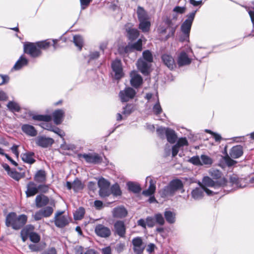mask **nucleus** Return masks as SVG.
I'll list each match as a JSON object with an SVG mask.
<instances>
[{
	"label": "nucleus",
	"mask_w": 254,
	"mask_h": 254,
	"mask_svg": "<svg viewBox=\"0 0 254 254\" xmlns=\"http://www.w3.org/2000/svg\"><path fill=\"white\" fill-rule=\"evenodd\" d=\"M27 220V217L25 214L17 215L15 212H10L6 217L5 225L14 230H19L26 224Z\"/></svg>",
	"instance_id": "nucleus-1"
},
{
	"label": "nucleus",
	"mask_w": 254,
	"mask_h": 254,
	"mask_svg": "<svg viewBox=\"0 0 254 254\" xmlns=\"http://www.w3.org/2000/svg\"><path fill=\"white\" fill-rule=\"evenodd\" d=\"M183 188V184L180 180L175 179L171 181L168 185L165 186L159 191V194L162 197L168 198L173 196L179 190Z\"/></svg>",
	"instance_id": "nucleus-2"
},
{
	"label": "nucleus",
	"mask_w": 254,
	"mask_h": 254,
	"mask_svg": "<svg viewBox=\"0 0 254 254\" xmlns=\"http://www.w3.org/2000/svg\"><path fill=\"white\" fill-rule=\"evenodd\" d=\"M196 10L193 11L187 15V19L182 23L181 26V30L184 34V38L182 41L188 40L191 29V25L195 17Z\"/></svg>",
	"instance_id": "nucleus-3"
},
{
	"label": "nucleus",
	"mask_w": 254,
	"mask_h": 254,
	"mask_svg": "<svg viewBox=\"0 0 254 254\" xmlns=\"http://www.w3.org/2000/svg\"><path fill=\"white\" fill-rule=\"evenodd\" d=\"M227 182V180L225 178H223L220 181H214L210 177L205 176L203 177L200 186L204 189L207 188V187L215 189L223 187L226 185Z\"/></svg>",
	"instance_id": "nucleus-4"
},
{
	"label": "nucleus",
	"mask_w": 254,
	"mask_h": 254,
	"mask_svg": "<svg viewBox=\"0 0 254 254\" xmlns=\"http://www.w3.org/2000/svg\"><path fill=\"white\" fill-rule=\"evenodd\" d=\"M175 30V28L171 26V21H167L164 24L160 25L157 29L159 34L166 35L165 40H167L171 36H173Z\"/></svg>",
	"instance_id": "nucleus-5"
},
{
	"label": "nucleus",
	"mask_w": 254,
	"mask_h": 254,
	"mask_svg": "<svg viewBox=\"0 0 254 254\" xmlns=\"http://www.w3.org/2000/svg\"><path fill=\"white\" fill-rule=\"evenodd\" d=\"M24 51L31 57L36 58L41 55V52L36 44L27 43L24 45Z\"/></svg>",
	"instance_id": "nucleus-6"
},
{
	"label": "nucleus",
	"mask_w": 254,
	"mask_h": 254,
	"mask_svg": "<svg viewBox=\"0 0 254 254\" xmlns=\"http://www.w3.org/2000/svg\"><path fill=\"white\" fill-rule=\"evenodd\" d=\"M204 191H205L207 195H213L217 192H214L207 188L204 189L201 187L200 188H196L193 189L191 192V196L194 200H199L204 196Z\"/></svg>",
	"instance_id": "nucleus-7"
},
{
	"label": "nucleus",
	"mask_w": 254,
	"mask_h": 254,
	"mask_svg": "<svg viewBox=\"0 0 254 254\" xmlns=\"http://www.w3.org/2000/svg\"><path fill=\"white\" fill-rule=\"evenodd\" d=\"M64 211L57 212L54 217L55 225L59 228H63L66 226L69 222L68 216L63 215Z\"/></svg>",
	"instance_id": "nucleus-8"
},
{
	"label": "nucleus",
	"mask_w": 254,
	"mask_h": 254,
	"mask_svg": "<svg viewBox=\"0 0 254 254\" xmlns=\"http://www.w3.org/2000/svg\"><path fill=\"white\" fill-rule=\"evenodd\" d=\"M136 94V91L131 87H127L119 93V97L123 102H127L133 99Z\"/></svg>",
	"instance_id": "nucleus-9"
},
{
	"label": "nucleus",
	"mask_w": 254,
	"mask_h": 254,
	"mask_svg": "<svg viewBox=\"0 0 254 254\" xmlns=\"http://www.w3.org/2000/svg\"><path fill=\"white\" fill-rule=\"evenodd\" d=\"M151 63L148 62L143 59H139L137 62L136 65L139 71L144 75H148L150 72Z\"/></svg>",
	"instance_id": "nucleus-10"
},
{
	"label": "nucleus",
	"mask_w": 254,
	"mask_h": 254,
	"mask_svg": "<svg viewBox=\"0 0 254 254\" xmlns=\"http://www.w3.org/2000/svg\"><path fill=\"white\" fill-rule=\"evenodd\" d=\"M112 68L115 72V78L116 79H120L123 75V68L121 60L116 59L112 64Z\"/></svg>",
	"instance_id": "nucleus-11"
},
{
	"label": "nucleus",
	"mask_w": 254,
	"mask_h": 254,
	"mask_svg": "<svg viewBox=\"0 0 254 254\" xmlns=\"http://www.w3.org/2000/svg\"><path fill=\"white\" fill-rule=\"evenodd\" d=\"M132 244L133 252L135 254H141L143 253L145 246L143 245L141 238L137 237L133 238Z\"/></svg>",
	"instance_id": "nucleus-12"
},
{
	"label": "nucleus",
	"mask_w": 254,
	"mask_h": 254,
	"mask_svg": "<svg viewBox=\"0 0 254 254\" xmlns=\"http://www.w3.org/2000/svg\"><path fill=\"white\" fill-rule=\"evenodd\" d=\"M36 144L43 148L51 146L54 142V140L50 137L44 136H38L35 140Z\"/></svg>",
	"instance_id": "nucleus-13"
},
{
	"label": "nucleus",
	"mask_w": 254,
	"mask_h": 254,
	"mask_svg": "<svg viewBox=\"0 0 254 254\" xmlns=\"http://www.w3.org/2000/svg\"><path fill=\"white\" fill-rule=\"evenodd\" d=\"M95 232L98 236L102 238H107L111 235L110 229L102 224L97 225L95 228Z\"/></svg>",
	"instance_id": "nucleus-14"
},
{
	"label": "nucleus",
	"mask_w": 254,
	"mask_h": 254,
	"mask_svg": "<svg viewBox=\"0 0 254 254\" xmlns=\"http://www.w3.org/2000/svg\"><path fill=\"white\" fill-rule=\"evenodd\" d=\"M38 192V185L34 182L31 181L27 184L26 190L25 191L26 197L33 196Z\"/></svg>",
	"instance_id": "nucleus-15"
},
{
	"label": "nucleus",
	"mask_w": 254,
	"mask_h": 254,
	"mask_svg": "<svg viewBox=\"0 0 254 254\" xmlns=\"http://www.w3.org/2000/svg\"><path fill=\"white\" fill-rule=\"evenodd\" d=\"M115 232L120 237H125L126 228L125 223L122 221H117L114 224Z\"/></svg>",
	"instance_id": "nucleus-16"
},
{
	"label": "nucleus",
	"mask_w": 254,
	"mask_h": 254,
	"mask_svg": "<svg viewBox=\"0 0 254 254\" xmlns=\"http://www.w3.org/2000/svg\"><path fill=\"white\" fill-rule=\"evenodd\" d=\"M21 130L26 135L31 136L35 137L37 134V130L35 127L29 124H23L21 126Z\"/></svg>",
	"instance_id": "nucleus-17"
},
{
	"label": "nucleus",
	"mask_w": 254,
	"mask_h": 254,
	"mask_svg": "<svg viewBox=\"0 0 254 254\" xmlns=\"http://www.w3.org/2000/svg\"><path fill=\"white\" fill-rule=\"evenodd\" d=\"M130 75L131 85L135 88L138 87L142 83L141 76L135 71H131Z\"/></svg>",
	"instance_id": "nucleus-18"
},
{
	"label": "nucleus",
	"mask_w": 254,
	"mask_h": 254,
	"mask_svg": "<svg viewBox=\"0 0 254 254\" xmlns=\"http://www.w3.org/2000/svg\"><path fill=\"white\" fill-rule=\"evenodd\" d=\"M127 214V211L123 206H119L114 208L112 210L113 217L122 218L125 217Z\"/></svg>",
	"instance_id": "nucleus-19"
},
{
	"label": "nucleus",
	"mask_w": 254,
	"mask_h": 254,
	"mask_svg": "<svg viewBox=\"0 0 254 254\" xmlns=\"http://www.w3.org/2000/svg\"><path fill=\"white\" fill-rule=\"evenodd\" d=\"M80 156L83 157L87 163L97 164L101 162V158L96 154H84L80 155Z\"/></svg>",
	"instance_id": "nucleus-20"
},
{
	"label": "nucleus",
	"mask_w": 254,
	"mask_h": 254,
	"mask_svg": "<svg viewBox=\"0 0 254 254\" xmlns=\"http://www.w3.org/2000/svg\"><path fill=\"white\" fill-rule=\"evenodd\" d=\"M161 59L163 63L170 69H173L176 67L174 59L171 55L163 54Z\"/></svg>",
	"instance_id": "nucleus-21"
},
{
	"label": "nucleus",
	"mask_w": 254,
	"mask_h": 254,
	"mask_svg": "<svg viewBox=\"0 0 254 254\" xmlns=\"http://www.w3.org/2000/svg\"><path fill=\"white\" fill-rule=\"evenodd\" d=\"M66 187L68 190L72 189L75 192H77L83 188V185L78 179H75L72 183L67 182Z\"/></svg>",
	"instance_id": "nucleus-22"
},
{
	"label": "nucleus",
	"mask_w": 254,
	"mask_h": 254,
	"mask_svg": "<svg viewBox=\"0 0 254 254\" xmlns=\"http://www.w3.org/2000/svg\"><path fill=\"white\" fill-rule=\"evenodd\" d=\"M49 202V198L44 195H38L35 198V204L38 208H41L46 206Z\"/></svg>",
	"instance_id": "nucleus-23"
},
{
	"label": "nucleus",
	"mask_w": 254,
	"mask_h": 254,
	"mask_svg": "<svg viewBox=\"0 0 254 254\" xmlns=\"http://www.w3.org/2000/svg\"><path fill=\"white\" fill-rule=\"evenodd\" d=\"M191 60L185 52H182L180 54L178 58V64L180 66L189 64Z\"/></svg>",
	"instance_id": "nucleus-24"
},
{
	"label": "nucleus",
	"mask_w": 254,
	"mask_h": 254,
	"mask_svg": "<svg viewBox=\"0 0 254 254\" xmlns=\"http://www.w3.org/2000/svg\"><path fill=\"white\" fill-rule=\"evenodd\" d=\"M64 112L62 110H56L53 113V117L54 123L56 125H60L63 122Z\"/></svg>",
	"instance_id": "nucleus-25"
},
{
	"label": "nucleus",
	"mask_w": 254,
	"mask_h": 254,
	"mask_svg": "<svg viewBox=\"0 0 254 254\" xmlns=\"http://www.w3.org/2000/svg\"><path fill=\"white\" fill-rule=\"evenodd\" d=\"M243 153L242 147L240 145L233 147L230 151V155L233 158H239L243 155Z\"/></svg>",
	"instance_id": "nucleus-26"
},
{
	"label": "nucleus",
	"mask_w": 254,
	"mask_h": 254,
	"mask_svg": "<svg viewBox=\"0 0 254 254\" xmlns=\"http://www.w3.org/2000/svg\"><path fill=\"white\" fill-rule=\"evenodd\" d=\"M130 24H127L126 25V31L127 33L128 37L130 39H135L139 36V31L137 29L132 28L130 27Z\"/></svg>",
	"instance_id": "nucleus-27"
},
{
	"label": "nucleus",
	"mask_w": 254,
	"mask_h": 254,
	"mask_svg": "<svg viewBox=\"0 0 254 254\" xmlns=\"http://www.w3.org/2000/svg\"><path fill=\"white\" fill-rule=\"evenodd\" d=\"M34 156V153L33 152H27L21 154V158L24 162L32 164L35 162Z\"/></svg>",
	"instance_id": "nucleus-28"
},
{
	"label": "nucleus",
	"mask_w": 254,
	"mask_h": 254,
	"mask_svg": "<svg viewBox=\"0 0 254 254\" xmlns=\"http://www.w3.org/2000/svg\"><path fill=\"white\" fill-rule=\"evenodd\" d=\"M34 179L35 182L39 183H44L46 180V172L43 170L38 171L35 174Z\"/></svg>",
	"instance_id": "nucleus-29"
},
{
	"label": "nucleus",
	"mask_w": 254,
	"mask_h": 254,
	"mask_svg": "<svg viewBox=\"0 0 254 254\" xmlns=\"http://www.w3.org/2000/svg\"><path fill=\"white\" fill-rule=\"evenodd\" d=\"M136 12L139 21L148 19L147 13L143 7L138 6Z\"/></svg>",
	"instance_id": "nucleus-30"
},
{
	"label": "nucleus",
	"mask_w": 254,
	"mask_h": 254,
	"mask_svg": "<svg viewBox=\"0 0 254 254\" xmlns=\"http://www.w3.org/2000/svg\"><path fill=\"white\" fill-rule=\"evenodd\" d=\"M150 185L148 189L146 190H143L142 194L145 196H150L153 194L156 190L155 182L152 180H150L149 181Z\"/></svg>",
	"instance_id": "nucleus-31"
},
{
	"label": "nucleus",
	"mask_w": 254,
	"mask_h": 254,
	"mask_svg": "<svg viewBox=\"0 0 254 254\" xmlns=\"http://www.w3.org/2000/svg\"><path fill=\"white\" fill-rule=\"evenodd\" d=\"M209 174L214 180L220 181L224 177H222V173L219 170L215 169H211L209 171Z\"/></svg>",
	"instance_id": "nucleus-32"
},
{
	"label": "nucleus",
	"mask_w": 254,
	"mask_h": 254,
	"mask_svg": "<svg viewBox=\"0 0 254 254\" xmlns=\"http://www.w3.org/2000/svg\"><path fill=\"white\" fill-rule=\"evenodd\" d=\"M166 136L168 141L171 143H175L177 139V135L175 131L170 128L167 129Z\"/></svg>",
	"instance_id": "nucleus-33"
},
{
	"label": "nucleus",
	"mask_w": 254,
	"mask_h": 254,
	"mask_svg": "<svg viewBox=\"0 0 254 254\" xmlns=\"http://www.w3.org/2000/svg\"><path fill=\"white\" fill-rule=\"evenodd\" d=\"M29 228V237L30 241L33 243H37L40 240V236L36 233L31 232L30 231L32 230L33 227L31 226H28Z\"/></svg>",
	"instance_id": "nucleus-34"
},
{
	"label": "nucleus",
	"mask_w": 254,
	"mask_h": 254,
	"mask_svg": "<svg viewBox=\"0 0 254 254\" xmlns=\"http://www.w3.org/2000/svg\"><path fill=\"white\" fill-rule=\"evenodd\" d=\"M150 22L148 19L139 21V28L143 32L149 31L150 27Z\"/></svg>",
	"instance_id": "nucleus-35"
},
{
	"label": "nucleus",
	"mask_w": 254,
	"mask_h": 254,
	"mask_svg": "<svg viewBox=\"0 0 254 254\" xmlns=\"http://www.w3.org/2000/svg\"><path fill=\"white\" fill-rule=\"evenodd\" d=\"M27 64L28 60L21 56L14 64L13 68L16 70L20 69L23 66L27 65Z\"/></svg>",
	"instance_id": "nucleus-36"
},
{
	"label": "nucleus",
	"mask_w": 254,
	"mask_h": 254,
	"mask_svg": "<svg viewBox=\"0 0 254 254\" xmlns=\"http://www.w3.org/2000/svg\"><path fill=\"white\" fill-rule=\"evenodd\" d=\"M127 186L128 190L134 193H138L141 191V188L137 184L130 182L127 183Z\"/></svg>",
	"instance_id": "nucleus-37"
},
{
	"label": "nucleus",
	"mask_w": 254,
	"mask_h": 254,
	"mask_svg": "<svg viewBox=\"0 0 254 254\" xmlns=\"http://www.w3.org/2000/svg\"><path fill=\"white\" fill-rule=\"evenodd\" d=\"M175 213L171 211H165L164 216L166 221L171 224L175 222Z\"/></svg>",
	"instance_id": "nucleus-38"
},
{
	"label": "nucleus",
	"mask_w": 254,
	"mask_h": 254,
	"mask_svg": "<svg viewBox=\"0 0 254 254\" xmlns=\"http://www.w3.org/2000/svg\"><path fill=\"white\" fill-rule=\"evenodd\" d=\"M154 101H156V104L153 107V112L155 115H159L162 112V108L160 105L159 98L158 95H156V98Z\"/></svg>",
	"instance_id": "nucleus-39"
},
{
	"label": "nucleus",
	"mask_w": 254,
	"mask_h": 254,
	"mask_svg": "<svg viewBox=\"0 0 254 254\" xmlns=\"http://www.w3.org/2000/svg\"><path fill=\"white\" fill-rule=\"evenodd\" d=\"M140 59H143L147 62L152 63L153 61V57L151 52L149 50H145L142 53V56L140 58Z\"/></svg>",
	"instance_id": "nucleus-40"
},
{
	"label": "nucleus",
	"mask_w": 254,
	"mask_h": 254,
	"mask_svg": "<svg viewBox=\"0 0 254 254\" xmlns=\"http://www.w3.org/2000/svg\"><path fill=\"white\" fill-rule=\"evenodd\" d=\"M85 214V209L83 207H79L74 213V218L76 220L82 219Z\"/></svg>",
	"instance_id": "nucleus-41"
},
{
	"label": "nucleus",
	"mask_w": 254,
	"mask_h": 254,
	"mask_svg": "<svg viewBox=\"0 0 254 254\" xmlns=\"http://www.w3.org/2000/svg\"><path fill=\"white\" fill-rule=\"evenodd\" d=\"M201 164L202 165H211L212 164V160L209 156L205 155H201L200 156Z\"/></svg>",
	"instance_id": "nucleus-42"
},
{
	"label": "nucleus",
	"mask_w": 254,
	"mask_h": 254,
	"mask_svg": "<svg viewBox=\"0 0 254 254\" xmlns=\"http://www.w3.org/2000/svg\"><path fill=\"white\" fill-rule=\"evenodd\" d=\"M73 42L75 45L78 48L79 50H81L83 43L82 38L80 36L75 35L73 37Z\"/></svg>",
	"instance_id": "nucleus-43"
},
{
	"label": "nucleus",
	"mask_w": 254,
	"mask_h": 254,
	"mask_svg": "<svg viewBox=\"0 0 254 254\" xmlns=\"http://www.w3.org/2000/svg\"><path fill=\"white\" fill-rule=\"evenodd\" d=\"M33 119L39 121L49 122L51 120V117L49 115H34L32 117Z\"/></svg>",
	"instance_id": "nucleus-44"
},
{
	"label": "nucleus",
	"mask_w": 254,
	"mask_h": 254,
	"mask_svg": "<svg viewBox=\"0 0 254 254\" xmlns=\"http://www.w3.org/2000/svg\"><path fill=\"white\" fill-rule=\"evenodd\" d=\"M7 106L12 112H19L20 110V107L19 105L14 102L10 101L8 102Z\"/></svg>",
	"instance_id": "nucleus-45"
},
{
	"label": "nucleus",
	"mask_w": 254,
	"mask_h": 254,
	"mask_svg": "<svg viewBox=\"0 0 254 254\" xmlns=\"http://www.w3.org/2000/svg\"><path fill=\"white\" fill-rule=\"evenodd\" d=\"M44 217L50 216L53 212V208L51 206H47L44 209H41Z\"/></svg>",
	"instance_id": "nucleus-46"
},
{
	"label": "nucleus",
	"mask_w": 254,
	"mask_h": 254,
	"mask_svg": "<svg viewBox=\"0 0 254 254\" xmlns=\"http://www.w3.org/2000/svg\"><path fill=\"white\" fill-rule=\"evenodd\" d=\"M111 193L110 187L100 189L99 194L101 197L109 196Z\"/></svg>",
	"instance_id": "nucleus-47"
},
{
	"label": "nucleus",
	"mask_w": 254,
	"mask_h": 254,
	"mask_svg": "<svg viewBox=\"0 0 254 254\" xmlns=\"http://www.w3.org/2000/svg\"><path fill=\"white\" fill-rule=\"evenodd\" d=\"M8 175L16 181H19L22 177L20 173L15 170L8 172Z\"/></svg>",
	"instance_id": "nucleus-48"
},
{
	"label": "nucleus",
	"mask_w": 254,
	"mask_h": 254,
	"mask_svg": "<svg viewBox=\"0 0 254 254\" xmlns=\"http://www.w3.org/2000/svg\"><path fill=\"white\" fill-rule=\"evenodd\" d=\"M38 47L40 50L41 49H46L49 47L51 45V42L49 40L39 42L37 43Z\"/></svg>",
	"instance_id": "nucleus-49"
},
{
	"label": "nucleus",
	"mask_w": 254,
	"mask_h": 254,
	"mask_svg": "<svg viewBox=\"0 0 254 254\" xmlns=\"http://www.w3.org/2000/svg\"><path fill=\"white\" fill-rule=\"evenodd\" d=\"M168 128H165L163 127H160L157 128L156 131L157 135L161 138H164L165 135L167 134V130Z\"/></svg>",
	"instance_id": "nucleus-50"
},
{
	"label": "nucleus",
	"mask_w": 254,
	"mask_h": 254,
	"mask_svg": "<svg viewBox=\"0 0 254 254\" xmlns=\"http://www.w3.org/2000/svg\"><path fill=\"white\" fill-rule=\"evenodd\" d=\"M154 219L155 222L160 225H163L165 223L163 215L160 213L155 214Z\"/></svg>",
	"instance_id": "nucleus-51"
},
{
	"label": "nucleus",
	"mask_w": 254,
	"mask_h": 254,
	"mask_svg": "<svg viewBox=\"0 0 254 254\" xmlns=\"http://www.w3.org/2000/svg\"><path fill=\"white\" fill-rule=\"evenodd\" d=\"M20 234L22 240L23 242H25L27 240L28 236H29L28 226H26L21 231Z\"/></svg>",
	"instance_id": "nucleus-52"
},
{
	"label": "nucleus",
	"mask_w": 254,
	"mask_h": 254,
	"mask_svg": "<svg viewBox=\"0 0 254 254\" xmlns=\"http://www.w3.org/2000/svg\"><path fill=\"white\" fill-rule=\"evenodd\" d=\"M98 184L100 189L108 187L110 186V183L104 178H101L99 179Z\"/></svg>",
	"instance_id": "nucleus-53"
},
{
	"label": "nucleus",
	"mask_w": 254,
	"mask_h": 254,
	"mask_svg": "<svg viewBox=\"0 0 254 254\" xmlns=\"http://www.w3.org/2000/svg\"><path fill=\"white\" fill-rule=\"evenodd\" d=\"M131 48L138 51H141L142 50V40L139 39L136 42L131 45Z\"/></svg>",
	"instance_id": "nucleus-54"
},
{
	"label": "nucleus",
	"mask_w": 254,
	"mask_h": 254,
	"mask_svg": "<svg viewBox=\"0 0 254 254\" xmlns=\"http://www.w3.org/2000/svg\"><path fill=\"white\" fill-rule=\"evenodd\" d=\"M189 161L194 165L200 166L201 160L198 156H193L190 158Z\"/></svg>",
	"instance_id": "nucleus-55"
},
{
	"label": "nucleus",
	"mask_w": 254,
	"mask_h": 254,
	"mask_svg": "<svg viewBox=\"0 0 254 254\" xmlns=\"http://www.w3.org/2000/svg\"><path fill=\"white\" fill-rule=\"evenodd\" d=\"M111 190L115 195H120L121 194V191L118 185H113L111 189Z\"/></svg>",
	"instance_id": "nucleus-56"
},
{
	"label": "nucleus",
	"mask_w": 254,
	"mask_h": 254,
	"mask_svg": "<svg viewBox=\"0 0 254 254\" xmlns=\"http://www.w3.org/2000/svg\"><path fill=\"white\" fill-rule=\"evenodd\" d=\"M187 10L186 6H176L173 8V12L178 14H184Z\"/></svg>",
	"instance_id": "nucleus-57"
},
{
	"label": "nucleus",
	"mask_w": 254,
	"mask_h": 254,
	"mask_svg": "<svg viewBox=\"0 0 254 254\" xmlns=\"http://www.w3.org/2000/svg\"><path fill=\"white\" fill-rule=\"evenodd\" d=\"M133 111V106L132 105H127L124 108L123 114L128 115H129Z\"/></svg>",
	"instance_id": "nucleus-58"
},
{
	"label": "nucleus",
	"mask_w": 254,
	"mask_h": 254,
	"mask_svg": "<svg viewBox=\"0 0 254 254\" xmlns=\"http://www.w3.org/2000/svg\"><path fill=\"white\" fill-rule=\"evenodd\" d=\"M224 160L228 166H232L237 163L236 161L232 159L228 155L224 157Z\"/></svg>",
	"instance_id": "nucleus-59"
},
{
	"label": "nucleus",
	"mask_w": 254,
	"mask_h": 254,
	"mask_svg": "<svg viewBox=\"0 0 254 254\" xmlns=\"http://www.w3.org/2000/svg\"><path fill=\"white\" fill-rule=\"evenodd\" d=\"M146 225L149 227H153L155 225V219L152 217H147L146 219Z\"/></svg>",
	"instance_id": "nucleus-60"
},
{
	"label": "nucleus",
	"mask_w": 254,
	"mask_h": 254,
	"mask_svg": "<svg viewBox=\"0 0 254 254\" xmlns=\"http://www.w3.org/2000/svg\"><path fill=\"white\" fill-rule=\"evenodd\" d=\"M49 187L48 185L45 184H41L38 185L39 192L46 193L48 191Z\"/></svg>",
	"instance_id": "nucleus-61"
},
{
	"label": "nucleus",
	"mask_w": 254,
	"mask_h": 254,
	"mask_svg": "<svg viewBox=\"0 0 254 254\" xmlns=\"http://www.w3.org/2000/svg\"><path fill=\"white\" fill-rule=\"evenodd\" d=\"M176 144L181 147L182 146L188 145V142L186 138H180L178 140Z\"/></svg>",
	"instance_id": "nucleus-62"
},
{
	"label": "nucleus",
	"mask_w": 254,
	"mask_h": 254,
	"mask_svg": "<svg viewBox=\"0 0 254 254\" xmlns=\"http://www.w3.org/2000/svg\"><path fill=\"white\" fill-rule=\"evenodd\" d=\"M29 248L32 252H39L41 250V247L37 244H30Z\"/></svg>",
	"instance_id": "nucleus-63"
},
{
	"label": "nucleus",
	"mask_w": 254,
	"mask_h": 254,
	"mask_svg": "<svg viewBox=\"0 0 254 254\" xmlns=\"http://www.w3.org/2000/svg\"><path fill=\"white\" fill-rule=\"evenodd\" d=\"M52 131L57 133L61 137H64L65 135V133L62 130L60 129L58 127H53L52 130Z\"/></svg>",
	"instance_id": "nucleus-64"
}]
</instances>
